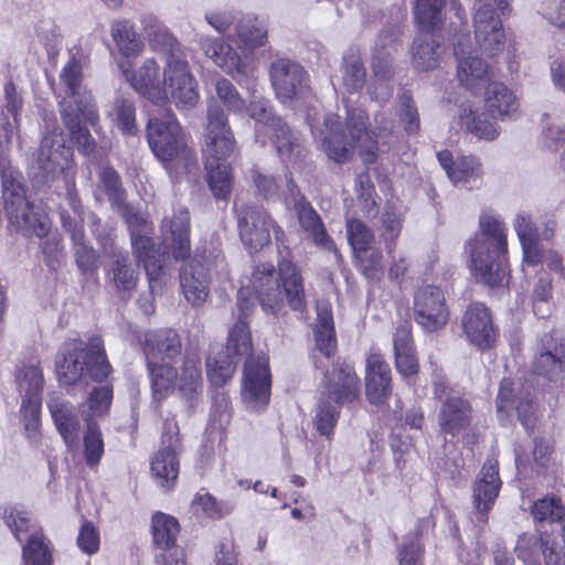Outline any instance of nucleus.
Returning a JSON list of instances; mask_svg holds the SVG:
<instances>
[{"label": "nucleus", "mask_w": 565, "mask_h": 565, "mask_svg": "<svg viewBox=\"0 0 565 565\" xmlns=\"http://www.w3.org/2000/svg\"><path fill=\"white\" fill-rule=\"evenodd\" d=\"M341 407V405L320 396L313 416V426L320 435L331 438Z\"/></svg>", "instance_id": "a18cd8bd"}, {"label": "nucleus", "mask_w": 565, "mask_h": 565, "mask_svg": "<svg viewBox=\"0 0 565 565\" xmlns=\"http://www.w3.org/2000/svg\"><path fill=\"white\" fill-rule=\"evenodd\" d=\"M254 294L266 313L277 315L285 307V300L294 311L306 309L303 278L299 268L287 258L278 263V269L269 263H260L254 267L246 286L238 291L237 321L228 331L224 353L206 361L207 375L215 385H223L235 371L241 358L247 356L244 367L242 399L246 408L259 413L268 404L270 397V372L265 355L252 356L253 342L249 324L246 320L254 302L247 295Z\"/></svg>", "instance_id": "f257e3e1"}, {"label": "nucleus", "mask_w": 565, "mask_h": 565, "mask_svg": "<svg viewBox=\"0 0 565 565\" xmlns=\"http://www.w3.org/2000/svg\"><path fill=\"white\" fill-rule=\"evenodd\" d=\"M55 372L63 386H72L86 379L95 382L106 380L111 366L107 361L102 338L93 335L88 341H65L56 353Z\"/></svg>", "instance_id": "7ed1b4c3"}, {"label": "nucleus", "mask_w": 565, "mask_h": 565, "mask_svg": "<svg viewBox=\"0 0 565 565\" xmlns=\"http://www.w3.org/2000/svg\"><path fill=\"white\" fill-rule=\"evenodd\" d=\"M269 75L276 96L281 103L300 97L307 89V74L303 67L289 58L275 60L270 65Z\"/></svg>", "instance_id": "4468645a"}, {"label": "nucleus", "mask_w": 565, "mask_h": 565, "mask_svg": "<svg viewBox=\"0 0 565 565\" xmlns=\"http://www.w3.org/2000/svg\"><path fill=\"white\" fill-rule=\"evenodd\" d=\"M391 367L380 354L366 359L365 394L371 404L381 405L392 393Z\"/></svg>", "instance_id": "5701e85b"}, {"label": "nucleus", "mask_w": 565, "mask_h": 565, "mask_svg": "<svg viewBox=\"0 0 565 565\" xmlns=\"http://www.w3.org/2000/svg\"><path fill=\"white\" fill-rule=\"evenodd\" d=\"M486 88L488 111L501 120L515 118L520 105L513 92L499 82H491Z\"/></svg>", "instance_id": "473e14b6"}, {"label": "nucleus", "mask_w": 565, "mask_h": 565, "mask_svg": "<svg viewBox=\"0 0 565 565\" xmlns=\"http://www.w3.org/2000/svg\"><path fill=\"white\" fill-rule=\"evenodd\" d=\"M153 398L161 401L177 388L182 397L192 404L200 394L203 385L200 355L185 350L183 361L178 371L167 363L147 360Z\"/></svg>", "instance_id": "20e7f679"}, {"label": "nucleus", "mask_w": 565, "mask_h": 565, "mask_svg": "<svg viewBox=\"0 0 565 565\" xmlns=\"http://www.w3.org/2000/svg\"><path fill=\"white\" fill-rule=\"evenodd\" d=\"M113 280L119 290H132L138 280L137 271L132 268L129 257L126 253L117 252L114 254Z\"/></svg>", "instance_id": "8fccbe9b"}, {"label": "nucleus", "mask_w": 565, "mask_h": 565, "mask_svg": "<svg viewBox=\"0 0 565 565\" xmlns=\"http://www.w3.org/2000/svg\"><path fill=\"white\" fill-rule=\"evenodd\" d=\"M533 371L548 380L565 377V334L557 331L543 334L537 344Z\"/></svg>", "instance_id": "2eb2a0df"}, {"label": "nucleus", "mask_w": 565, "mask_h": 565, "mask_svg": "<svg viewBox=\"0 0 565 565\" xmlns=\"http://www.w3.org/2000/svg\"><path fill=\"white\" fill-rule=\"evenodd\" d=\"M114 118L117 127L126 135L135 136L138 131L136 125V107L131 98L119 95L114 102Z\"/></svg>", "instance_id": "3c124183"}, {"label": "nucleus", "mask_w": 565, "mask_h": 565, "mask_svg": "<svg viewBox=\"0 0 565 565\" xmlns=\"http://www.w3.org/2000/svg\"><path fill=\"white\" fill-rule=\"evenodd\" d=\"M209 268L194 257L186 263L180 273V285L183 295L193 307L203 305L210 292Z\"/></svg>", "instance_id": "393cba45"}, {"label": "nucleus", "mask_w": 565, "mask_h": 565, "mask_svg": "<svg viewBox=\"0 0 565 565\" xmlns=\"http://www.w3.org/2000/svg\"><path fill=\"white\" fill-rule=\"evenodd\" d=\"M541 547H544L543 556L546 565H565V542L542 537Z\"/></svg>", "instance_id": "774afa93"}, {"label": "nucleus", "mask_w": 565, "mask_h": 565, "mask_svg": "<svg viewBox=\"0 0 565 565\" xmlns=\"http://www.w3.org/2000/svg\"><path fill=\"white\" fill-rule=\"evenodd\" d=\"M298 220L301 228L312 238L318 247L333 252L335 257L340 256L332 239L327 234L319 214L311 205L303 203L298 206Z\"/></svg>", "instance_id": "c9c22d12"}, {"label": "nucleus", "mask_w": 565, "mask_h": 565, "mask_svg": "<svg viewBox=\"0 0 565 565\" xmlns=\"http://www.w3.org/2000/svg\"><path fill=\"white\" fill-rule=\"evenodd\" d=\"M428 32L418 33L412 45V63L416 70L423 72L436 68L445 52L444 46Z\"/></svg>", "instance_id": "72a5a7b5"}, {"label": "nucleus", "mask_w": 565, "mask_h": 565, "mask_svg": "<svg viewBox=\"0 0 565 565\" xmlns=\"http://www.w3.org/2000/svg\"><path fill=\"white\" fill-rule=\"evenodd\" d=\"M482 164L473 156H463L454 163V169L448 170V178L455 183H471L481 180Z\"/></svg>", "instance_id": "09e8293b"}, {"label": "nucleus", "mask_w": 565, "mask_h": 565, "mask_svg": "<svg viewBox=\"0 0 565 565\" xmlns=\"http://www.w3.org/2000/svg\"><path fill=\"white\" fill-rule=\"evenodd\" d=\"M455 55L459 84L473 95L480 94L491 83L489 65L478 55L468 51L461 41L455 44Z\"/></svg>", "instance_id": "f3484780"}, {"label": "nucleus", "mask_w": 565, "mask_h": 565, "mask_svg": "<svg viewBox=\"0 0 565 565\" xmlns=\"http://www.w3.org/2000/svg\"><path fill=\"white\" fill-rule=\"evenodd\" d=\"M201 45L210 58L224 72L233 77L246 76L249 74V66L245 64L237 52L224 43L222 39L205 38L201 40Z\"/></svg>", "instance_id": "c756f323"}, {"label": "nucleus", "mask_w": 565, "mask_h": 565, "mask_svg": "<svg viewBox=\"0 0 565 565\" xmlns=\"http://www.w3.org/2000/svg\"><path fill=\"white\" fill-rule=\"evenodd\" d=\"M446 0H416L415 20L424 31H435L444 23Z\"/></svg>", "instance_id": "37998d69"}, {"label": "nucleus", "mask_w": 565, "mask_h": 565, "mask_svg": "<svg viewBox=\"0 0 565 565\" xmlns=\"http://www.w3.org/2000/svg\"><path fill=\"white\" fill-rule=\"evenodd\" d=\"M399 119L408 134H416L419 130V116L411 96L404 94L399 97Z\"/></svg>", "instance_id": "69168bd1"}, {"label": "nucleus", "mask_w": 565, "mask_h": 565, "mask_svg": "<svg viewBox=\"0 0 565 565\" xmlns=\"http://www.w3.org/2000/svg\"><path fill=\"white\" fill-rule=\"evenodd\" d=\"M541 124V135L546 148L556 149L558 145L565 142V125L559 122V116L555 110L544 113Z\"/></svg>", "instance_id": "4d7b16f0"}, {"label": "nucleus", "mask_w": 565, "mask_h": 565, "mask_svg": "<svg viewBox=\"0 0 565 565\" xmlns=\"http://www.w3.org/2000/svg\"><path fill=\"white\" fill-rule=\"evenodd\" d=\"M236 34L239 47L245 51H253L265 45L267 41V26L255 17H247L236 24Z\"/></svg>", "instance_id": "58836bf2"}, {"label": "nucleus", "mask_w": 565, "mask_h": 565, "mask_svg": "<svg viewBox=\"0 0 565 565\" xmlns=\"http://www.w3.org/2000/svg\"><path fill=\"white\" fill-rule=\"evenodd\" d=\"M347 129L348 139L335 114L324 117L323 129L319 132V139L327 157L337 162L344 163L352 159L354 150L359 149L365 163H372L376 157L377 141L374 131L370 128L369 116L361 108L348 110Z\"/></svg>", "instance_id": "f03ea898"}, {"label": "nucleus", "mask_w": 565, "mask_h": 565, "mask_svg": "<svg viewBox=\"0 0 565 565\" xmlns=\"http://www.w3.org/2000/svg\"><path fill=\"white\" fill-rule=\"evenodd\" d=\"M501 484L498 462L488 460L481 468L472 488V501L478 524L487 523L488 513L498 498Z\"/></svg>", "instance_id": "a211bd4d"}, {"label": "nucleus", "mask_w": 565, "mask_h": 565, "mask_svg": "<svg viewBox=\"0 0 565 565\" xmlns=\"http://www.w3.org/2000/svg\"><path fill=\"white\" fill-rule=\"evenodd\" d=\"M179 523L175 518L158 512L152 519V535L154 544L162 550L161 553H169L174 548Z\"/></svg>", "instance_id": "79ce46f5"}, {"label": "nucleus", "mask_w": 565, "mask_h": 565, "mask_svg": "<svg viewBox=\"0 0 565 565\" xmlns=\"http://www.w3.org/2000/svg\"><path fill=\"white\" fill-rule=\"evenodd\" d=\"M100 182L113 204H120L124 201V190L120 178L113 168H104L102 170Z\"/></svg>", "instance_id": "338daca9"}, {"label": "nucleus", "mask_w": 565, "mask_h": 565, "mask_svg": "<svg viewBox=\"0 0 565 565\" xmlns=\"http://www.w3.org/2000/svg\"><path fill=\"white\" fill-rule=\"evenodd\" d=\"M143 351L147 360H173L182 353L181 337L170 328L151 332L146 337Z\"/></svg>", "instance_id": "2f4dec72"}, {"label": "nucleus", "mask_w": 565, "mask_h": 565, "mask_svg": "<svg viewBox=\"0 0 565 565\" xmlns=\"http://www.w3.org/2000/svg\"><path fill=\"white\" fill-rule=\"evenodd\" d=\"M17 381L22 397H42L44 381L39 366H23L17 375Z\"/></svg>", "instance_id": "6e6d98bb"}, {"label": "nucleus", "mask_w": 565, "mask_h": 565, "mask_svg": "<svg viewBox=\"0 0 565 565\" xmlns=\"http://www.w3.org/2000/svg\"><path fill=\"white\" fill-rule=\"evenodd\" d=\"M415 321L426 332L443 329L449 320L444 291L437 286H424L414 296Z\"/></svg>", "instance_id": "9b49d317"}, {"label": "nucleus", "mask_w": 565, "mask_h": 565, "mask_svg": "<svg viewBox=\"0 0 565 565\" xmlns=\"http://www.w3.org/2000/svg\"><path fill=\"white\" fill-rule=\"evenodd\" d=\"M215 90L218 99L234 114H242L246 106L244 99L239 96L236 87L226 78H221L215 84Z\"/></svg>", "instance_id": "052dcab7"}, {"label": "nucleus", "mask_w": 565, "mask_h": 565, "mask_svg": "<svg viewBox=\"0 0 565 565\" xmlns=\"http://www.w3.org/2000/svg\"><path fill=\"white\" fill-rule=\"evenodd\" d=\"M249 117L256 121V139L259 140L262 134L268 131V124L271 119H281L273 115L269 102L266 99H255L248 107Z\"/></svg>", "instance_id": "e2e57ef3"}, {"label": "nucleus", "mask_w": 565, "mask_h": 565, "mask_svg": "<svg viewBox=\"0 0 565 565\" xmlns=\"http://www.w3.org/2000/svg\"><path fill=\"white\" fill-rule=\"evenodd\" d=\"M237 223L239 237L249 253L258 252L269 244L271 220L263 207L242 205L237 210Z\"/></svg>", "instance_id": "f8f14e48"}, {"label": "nucleus", "mask_w": 565, "mask_h": 565, "mask_svg": "<svg viewBox=\"0 0 565 565\" xmlns=\"http://www.w3.org/2000/svg\"><path fill=\"white\" fill-rule=\"evenodd\" d=\"M316 310L317 319L313 329L316 348L327 358H330L337 348L331 307L327 301H318Z\"/></svg>", "instance_id": "f704fd0d"}, {"label": "nucleus", "mask_w": 565, "mask_h": 565, "mask_svg": "<svg viewBox=\"0 0 565 565\" xmlns=\"http://www.w3.org/2000/svg\"><path fill=\"white\" fill-rule=\"evenodd\" d=\"M130 239L132 255L138 265L145 268L149 284L152 287L163 275V255L156 248L148 232L132 233Z\"/></svg>", "instance_id": "c85d7f7f"}, {"label": "nucleus", "mask_w": 565, "mask_h": 565, "mask_svg": "<svg viewBox=\"0 0 565 565\" xmlns=\"http://www.w3.org/2000/svg\"><path fill=\"white\" fill-rule=\"evenodd\" d=\"M475 38L480 50L491 56L504 46V31L500 18L490 3L478 2L473 15Z\"/></svg>", "instance_id": "dca6fc26"}, {"label": "nucleus", "mask_w": 565, "mask_h": 565, "mask_svg": "<svg viewBox=\"0 0 565 565\" xmlns=\"http://www.w3.org/2000/svg\"><path fill=\"white\" fill-rule=\"evenodd\" d=\"M104 452V441L98 426L87 419V429L84 435V455L88 466H95L100 461Z\"/></svg>", "instance_id": "bf43d9fd"}, {"label": "nucleus", "mask_w": 565, "mask_h": 565, "mask_svg": "<svg viewBox=\"0 0 565 565\" xmlns=\"http://www.w3.org/2000/svg\"><path fill=\"white\" fill-rule=\"evenodd\" d=\"M82 118V111H73V116H62L63 122L68 129L71 138L77 145L78 150L84 154H89L95 148V141L88 129L81 125Z\"/></svg>", "instance_id": "5fc2aeb1"}, {"label": "nucleus", "mask_w": 565, "mask_h": 565, "mask_svg": "<svg viewBox=\"0 0 565 565\" xmlns=\"http://www.w3.org/2000/svg\"><path fill=\"white\" fill-rule=\"evenodd\" d=\"M124 74L132 88L141 96L153 104L164 103L160 66L153 58H146L137 71L125 70Z\"/></svg>", "instance_id": "a878e982"}, {"label": "nucleus", "mask_w": 565, "mask_h": 565, "mask_svg": "<svg viewBox=\"0 0 565 565\" xmlns=\"http://www.w3.org/2000/svg\"><path fill=\"white\" fill-rule=\"evenodd\" d=\"M347 236L356 258L364 262V255L370 250L375 238L372 230L362 221L351 218L347 222Z\"/></svg>", "instance_id": "49530a36"}, {"label": "nucleus", "mask_w": 565, "mask_h": 565, "mask_svg": "<svg viewBox=\"0 0 565 565\" xmlns=\"http://www.w3.org/2000/svg\"><path fill=\"white\" fill-rule=\"evenodd\" d=\"M462 329L467 339L478 349L489 348L495 332L488 308L479 302L471 303L462 317Z\"/></svg>", "instance_id": "412c9836"}, {"label": "nucleus", "mask_w": 565, "mask_h": 565, "mask_svg": "<svg viewBox=\"0 0 565 565\" xmlns=\"http://www.w3.org/2000/svg\"><path fill=\"white\" fill-rule=\"evenodd\" d=\"M146 132L149 147L160 161L192 160V150L188 148L181 126L172 110L164 108L150 115Z\"/></svg>", "instance_id": "423d86ee"}, {"label": "nucleus", "mask_w": 565, "mask_h": 565, "mask_svg": "<svg viewBox=\"0 0 565 565\" xmlns=\"http://www.w3.org/2000/svg\"><path fill=\"white\" fill-rule=\"evenodd\" d=\"M382 237L387 254L392 255L396 246V239L402 230V218L395 211L387 210L381 216Z\"/></svg>", "instance_id": "680f3d73"}, {"label": "nucleus", "mask_w": 565, "mask_h": 565, "mask_svg": "<svg viewBox=\"0 0 565 565\" xmlns=\"http://www.w3.org/2000/svg\"><path fill=\"white\" fill-rule=\"evenodd\" d=\"M22 565H53L50 540L34 530L22 547Z\"/></svg>", "instance_id": "4c0bfd02"}, {"label": "nucleus", "mask_w": 565, "mask_h": 565, "mask_svg": "<svg viewBox=\"0 0 565 565\" xmlns=\"http://www.w3.org/2000/svg\"><path fill=\"white\" fill-rule=\"evenodd\" d=\"M531 513L534 520L540 522H561L563 541L565 542V507L562 504L559 498L545 497L536 500L531 508Z\"/></svg>", "instance_id": "de8ad7c7"}, {"label": "nucleus", "mask_w": 565, "mask_h": 565, "mask_svg": "<svg viewBox=\"0 0 565 565\" xmlns=\"http://www.w3.org/2000/svg\"><path fill=\"white\" fill-rule=\"evenodd\" d=\"M1 179L4 209L11 225L25 236H46L51 227L47 215L31 204L23 185L14 177L13 171H1Z\"/></svg>", "instance_id": "39448f33"}, {"label": "nucleus", "mask_w": 565, "mask_h": 565, "mask_svg": "<svg viewBox=\"0 0 565 565\" xmlns=\"http://www.w3.org/2000/svg\"><path fill=\"white\" fill-rule=\"evenodd\" d=\"M371 68L373 79L375 81L386 82L393 77V60L388 51L384 47V42L381 39L375 43L372 51Z\"/></svg>", "instance_id": "13d9d810"}, {"label": "nucleus", "mask_w": 565, "mask_h": 565, "mask_svg": "<svg viewBox=\"0 0 565 565\" xmlns=\"http://www.w3.org/2000/svg\"><path fill=\"white\" fill-rule=\"evenodd\" d=\"M236 150V141L224 110L211 102L204 128L202 152L206 164L226 161Z\"/></svg>", "instance_id": "1a4fd4ad"}, {"label": "nucleus", "mask_w": 565, "mask_h": 565, "mask_svg": "<svg viewBox=\"0 0 565 565\" xmlns=\"http://www.w3.org/2000/svg\"><path fill=\"white\" fill-rule=\"evenodd\" d=\"M206 179L213 195L216 199H227L233 184L232 169L226 161H216L212 164L204 162Z\"/></svg>", "instance_id": "c03bdc74"}, {"label": "nucleus", "mask_w": 565, "mask_h": 565, "mask_svg": "<svg viewBox=\"0 0 565 565\" xmlns=\"http://www.w3.org/2000/svg\"><path fill=\"white\" fill-rule=\"evenodd\" d=\"M72 157L63 135L53 131L43 137L30 173L36 182L49 183L68 169Z\"/></svg>", "instance_id": "9d476101"}, {"label": "nucleus", "mask_w": 565, "mask_h": 565, "mask_svg": "<svg viewBox=\"0 0 565 565\" xmlns=\"http://www.w3.org/2000/svg\"><path fill=\"white\" fill-rule=\"evenodd\" d=\"M471 419L470 403L457 394H448L438 412V425L441 433L456 436L469 427Z\"/></svg>", "instance_id": "b1692460"}, {"label": "nucleus", "mask_w": 565, "mask_h": 565, "mask_svg": "<svg viewBox=\"0 0 565 565\" xmlns=\"http://www.w3.org/2000/svg\"><path fill=\"white\" fill-rule=\"evenodd\" d=\"M360 395V379L353 366L347 363H337L326 375L322 397L338 404L345 405L358 399Z\"/></svg>", "instance_id": "6ab92c4d"}, {"label": "nucleus", "mask_w": 565, "mask_h": 565, "mask_svg": "<svg viewBox=\"0 0 565 565\" xmlns=\"http://www.w3.org/2000/svg\"><path fill=\"white\" fill-rule=\"evenodd\" d=\"M42 397H22L21 402V422L24 427L25 436L30 440H35L40 433Z\"/></svg>", "instance_id": "603ef678"}, {"label": "nucleus", "mask_w": 565, "mask_h": 565, "mask_svg": "<svg viewBox=\"0 0 565 565\" xmlns=\"http://www.w3.org/2000/svg\"><path fill=\"white\" fill-rule=\"evenodd\" d=\"M542 537H551L547 534L536 536L534 534L524 533L518 537L515 553L524 565H540V555L543 554L544 547H541Z\"/></svg>", "instance_id": "864d4df0"}, {"label": "nucleus", "mask_w": 565, "mask_h": 565, "mask_svg": "<svg viewBox=\"0 0 565 565\" xmlns=\"http://www.w3.org/2000/svg\"><path fill=\"white\" fill-rule=\"evenodd\" d=\"M61 116H73V111H82L83 119L93 127L98 121L97 109L89 92L83 86V68L81 62L72 56L60 72Z\"/></svg>", "instance_id": "0eeeda50"}, {"label": "nucleus", "mask_w": 565, "mask_h": 565, "mask_svg": "<svg viewBox=\"0 0 565 565\" xmlns=\"http://www.w3.org/2000/svg\"><path fill=\"white\" fill-rule=\"evenodd\" d=\"M460 124L478 139L493 141L500 132V126L491 121L486 114H477L471 108L463 107L459 115Z\"/></svg>", "instance_id": "e433bc0d"}, {"label": "nucleus", "mask_w": 565, "mask_h": 565, "mask_svg": "<svg viewBox=\"0 0 565 565\" xmlns=\"http://www.w3.org/2000/svg\"><path fill=\"white\" fill-rule=\"evenodd\" d=\"M162 232L166 239H170L169 248L175 260H184L191 252L190 244V216L184 207L178 209L172 217H166L162 222Z\"/></svg>", "instance_id": "bb28decb"}, {"label": "nucleus", "mask_w": 565, "mask_h": 565, "mask_svg": "<svg viewBox=\"0 0 565 565\" xmlns=\"http://www.w3.org/2000/svg\"><path fill=\"white\" fill-rule=\"evenodd\" d=\"M110 34L121 55L135 57L141 52L142 42L129 21H114L110 26Z\"/></svg>", "instance_id": "ea45409f"}, {"label": "nucleus", "mask_w": 565, "mask_h": 565, "mask_svg": "<svg viewBox=\"0 0 565 565\" xmlns=\"http://www.w3.org/2000/svg\"><path fill=\"white\" fill-rule=\"evenodd\" d=\"M3 519L18 541H21V535L23 533L32 530L31 519L29 518L28 512L18 507L4 509Z\"/></svg>", "instance_id": "0e129e2a"}, {"label": "nucleus", "mask_w": 565, "mask_h": 565, "mask_svg": "<svg viewBox=\"0 0 565 565\" xmlns=\"http://www.w3.org/2000/svg\"><path fill=\"white\" fill-rule=\"evenodd\" d=\"M479 228L480 235L467 242V250L483 249L497 255L508 254L507 230L501 220L483 213L479 217Z\"/></svg>", "instance_id": "4be33fe9"}, {"label": "nucleus", "mask_w": 565, "mask_h": 565, "mask_svg": "<svg viewBox=\"0 0 565 565\" xmlns=\"http://www.w3.org/2000/svg\"><path fill=\"white\" fill-rule=\"evenodd\" d=\"M342 81L349 92H359L363 88L366 71L356 49L351 47L342 58Z\"/></svg>", "instance_id": "a19ab883"}, {"label": "nucleus", "mask_w": 565, "mask_h": 565, "mask_svg": "<svg viewBox=\"0 0 565 565\" xmlns=\"http://www.w3.org/2000/svg\"><path fill=\"white\" fill-rule=\"evenodd\" d=\"M162 444L164 445L154 455L151 461V473L159 487L171 489L179 475V459L177 448L179 444L178 427L175 423L166 422Z\"/></svg>", "instance_id": "ddd939ff"}, {"label": "nucleus", "mask_w": 565, "mask_h": 565, "mask_svg": "<svg viewBox=\"0 0 565 565\" xmlns=\"http://www.w3.org/2000/svg\"><path fill=\"white\" fill-rule=\"evenodd\" d=\"M265 135H269L281 161L295 162L300 159L302 154L300 138L282 119H271Z\"/></svg>", "instance_id": "7c9ffc66"}, {"label": "nucleus", "mask_w": 565, "mask_h": 565, "mask_svg": "<svg viewBox=\"0 0 565 565\" xmlns=\"http://www.w3.org/2000/svg\"><path fill=\"white\" fill-rule=\"evenodd\" d=\"M161 89L164 90V103L170 100L179 109L193 108L199 102L196 81L180 54L167 56Z\"/></svg>", "instance_id": "6e6552de"}, {"label": "nucleus", "mask_w": 565, "mask_h": 565, "mask_svg": "<svg viewBox=\"0 0 565 565\" xmlns=\"http://www.w3.org/2000/svg\"><path fill=\"white\" fill-rule=\"evenodd\" d=\"M47 407L67 448L76 449L79 441L81 424L72 404L58 396H51Z\"/></svg>", "instance_id": "cd10ccee"}, {"label": "nucleus", "mask_w": 565, "mask_h": 565, "mask_svg": "<svg viewBox=\"0 0 565 565\" xmlns=\"http://www.w3.org/2000/svg\"><path fill=\"white\" fill-rule=\"evenodd\" d=\"M476 279L489 287L503 286L508 281L509 266L507 254L497 255L483 249L468 250Z\"/></svg>", "instance_id": "aec40b11"}]
</instances>
